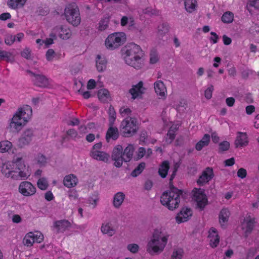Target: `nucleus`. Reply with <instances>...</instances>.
<instances>
[{"label":"nucleus","mask_w":259,"mask_h":259,"mask_svg":"<svg viewBox=\"0 0 259 259\" xmlns=\"http://www.w3.org/2000/svg\"><path fill=\"white\" fill-rule=\"evenodd\" d=\"M1 171L6 177L14 180H26L31 174L22 158L19 157L3 163Z\"/></svg>","instance_id":"obj_1"},{"label":"nucleus","mask_w":259,"mask_h":259,"mask_svg":"<svg viewBox=\"0 0 259 259\" xmlns=\"http://www.w3.org/2000/svg\"><path fill=\"white\" fill-rule=\"evenodd\" d=\"M121 52L125 64L136 69L143 67L144 53L140 46L135 43H129L122 49Z\"/></svg>","instance_id":"obj_2"},{"label":"nucleus","mask_w":259,"mask_h":259,"mask_svg":"<svg viewBox=\"0 0 259 259\" xmlns=\"http://www.w3.org/2000/svg\"><path fill=\"white\" fill-rule=\"evenodd\" d=\"M169 237V234L163 228L154 229L147 242V252L151 255H158L162 253L167 244Z\"/></svg>","instance_id":"obj_3"},{"label":"nucleus","mask_w":259,"mask_h":259,"mask_svg":"<svg viewBox=\"0 0 259 259\" xmlns=\"http://www.w3.org/2000/svg\"><path fill=\"white\" fill-rule=\"evenodd\" d=\"M32 114L31 107L27 105L18 109L14 114L9 124L10 128L13 132H18L30 120Z\"/></svg>","instance_id":"obj_4"},{"label":"nucleus","mask_w":259,"mask_h":259,"mask_svg":"<svg viewBox=\"0 0 259 259\" xmlns=\"http://www.w3.org/2000/svg\"><path fill=\"white\" fill-rule=\"evenodd\" d=\"M181 194V191L173 188L163 193L160 197L161 203L168 209L172 210L179 207Z\"/></svg>","instance_id":"obj_5"},{"label":"nucleus","mask_w":259,"mask_h":259,"mask_svg":"<svg viewBox=\"0 0 259 259\" xmlns=\"http://www.w3.org/2000/svg\"><path fill=\"white\" fill-rule=\"evenodd\" d=\"M126 41V35L123 32H113L109 34L104 41L106 48L109 51L119 49Z\"/></svg>","instance_id":"obj_6"},{"label":"nucleus","mask_w":259,"mask_h":259,"mask_svg":"<svg viewBox=\"0 0 259 259\" xmlns=\"http://www.w3.org/2000/svg\"><path fill=\"white\" fill-rule=\"evenodd\" d=\"M64 15L67 22L73 26H78L81 22L79 8L75 5H68L64 9Z\"/></svg>","instance_id":"obj_7"},{"label":"nucleus","mask_w":259,"mask_h":259,"mask_svg":"<svg viewBox=\"0 0 259 259\" xmlns=\"http://www.w3.org/2000/svg\"><path fill=\"white\" fill-rule=\"evenodd\" d=\"M138 130L137 120L132 117H126L121 122L120 130L123 136L129 137L133 136Z\"/></svg>","instance_id":"obj_8"},{"label":"nucleus","mask_w":259,"mask_h":259,"mask_svg":"<svg viewBox=\"0 0 259 259\" xmlns=\"http://www.w3.org/2000/svg\"><path fill=\"white\" fill-rule=\"evenodd\" d=\"M51 35L63 40L70 38L72 35L70 29L65 25L59 24L54 27L51 31Z\"/></svg>","instance_id":"obj_9"},{"label":"nucleus","mask_w":259,"mask_h":259,"mask_svg":"<svg viewBox=\"0 0 259 259\" xmlns=\"http://www.w3.org/2000/svg\"><path fill=\"white\" fill-rule=\"evenodd\" d=\"M192 193L193 199L196 203L197 207L200 210H203L208 203L207 198L204 193V190L194 188Z\"/></svg>","instance_id":"obj_10"},{"label":"nucleus","mask_w":259,"mask_h":259,"mask_svg":"<svg viewBox=\"0 0 259 259\" xmlns=\"http://www.w3.org/2000/svg\"><path fill=\"white\" fill-rule=\"evenodd\" d=\"M254 224V219L251 218L249 214H247L241 221L238 229L245 237H247L252 232Z\"/></svg>","instance_id":"obj_11"},{"label":"nucleus","mask_w":259,"mask_h":259,"mask_svg":"<svg viewBox=\"0 0 259 259\" xmlns=\"http://www.w3.org/2000/svg\"><path fill=\"white\" fill-rule=\"evenodd\" d=\"M102 147L101 143L95 144L90 151V155L95 160L107 162L110 158V155L104 151H101Z\"/></svg>","instance_id":"obj_12"},{"label":"nucleus","mask_w":259,"mask_h":259,"mask_svg":"<svg viewBox=\"0 0 259 259\" xmlns=\"http://www.w3.org/2000/svg\"><path fill=\"white\" fill-rule=\"evenodd\" d=\"M43 234L38 231L34 232H29L24 237L23 239V243L25 246L30 247L34 243H40L44 240Z\"/></svg>","instance_id":"obj_13"},{"label":"nucleus","mask_w":259,"mask_h":259,"mask_svg":"<svg viewBox=\"0 0 259 259\" xmlns=\"http://www.w3.org/2000/svg\"><path fill=\"white\" fill-rule=\"evenodd\" d=\"M146 88L144 86V82L140 81L135 84H133L128 91L132 100L139 99L142 98L143 95L145 93Z\"/></svg>","instance_id":"obj_14"},{"label":"nucleus","mask_w":259,"mask_h":259,"mask_svg":"<svg viewBox=\"0 0 259 259\" xmlns=\"http://www.w3.org/2000/svg\"><path fill=\"white\" fill-rule=\"evenodd\" d=\"M19 192L25 197L34 195L36 191V187L28 181L22 182L19 185Z\"/></svg>","instance_id":"obj_15"},{"label":"nucleus","mask_w":259,"mask_h":259,"mask_svg":"<svg viewBox=\"0 0 259 259\" xmlns=\"http://www.w3.org/2000/svg\"><path fill=\"white\" fill-rule=\"evenodd\" d=\"M155 93L160 99L164 100L167 96V88L161 80H157L153 83Z\"/></svg>","instance_id":"obj_16"},{"label":"nucleus","mask_w":259,"mask_h":259,"mask_svg":"<svg viewBox=\"0 0 259 259\" xmlns=\"http://www.w3.org/2000/svg\"><path fill=\"white\" fill-rule=\"evenodd\" d=\"M112 160L114 161V165L116 167L121 166L124 161L123 155V148L120 145H117L113 149L112 154Z\"/></svg>","instance_id":"obj_17"},{"label":"nucleus","mask_w":259,"mask_h":259,"mask_svg":"<svg viewBox=\"0 0 259 259\" xmlns=\"http://www.w3.org/2000/svg\"><path fill=\"white\" fill-rule=\"evenodd\" d=\"M213 177L214 174L212 168L207 167L202 171L197 181V184L199 185L203 186L211 181Z\"/></svg>","instance_id":"obj_18"},{"label":"nucleus","mask_w":259,"mask_h":259,"mask_svg":"<svg viewBox=\"0 0 259 259\" xmlns=\"http://www.w3.org/2000/svg\"><path fill=\"white\" fill-rule=\"evenodd\" d=\"M192 215V209L187 207H184L177 214L176 220L178 224H180L188 221Z\"/></svg>","instance_id":"obj_19"},{"label":"nucleus","mask_w":259,"mask_h":259,"mask_svg":"<svg viewBox=\"0 0 259 259\" xmlns=\"http://www.w3.org/2000/svg\"><path fill=\"white\" fill-rule=\"evenodd\" d=\"M208 233V239L210 246L212 248L216 247L220 242V236L217 230L214 228H211Z\"/></svg>","instance_id":"obj_20"},{"label":"nucleus","mask_w":259,"mask_h":259,"mask_svg":"<svg viewBox=\"0 0 259 259\" xmlns=\"http://www.w3.org/2000/svg\"><path fill=\"white\" fill-rule=\"evenodd\" d=\"M33 132L31 129H26L19 139L18 145L21 147L28 145L31 141Z\"/></svg>","instance_id":"obj_21"},{"label":"nucleus","mask_w":259,"mask_h":259,"mask_svg":"<svg viewBox=\"0 0 259 259\" xmlns=\"http://www.w3.org/2000/svg\"><path fill=\"white\" fill-rule=\"evenodd\" d=\"M29 72L33 75V80L37 86L42 88H47L50 85V80L45 76L40 74H36L30 71Z\"/></svg>","instance_id":"obj_22"},{"label":"nucleus","mask_w":259,"mask_h":259,"mask_svg":"<svg viewBox=\"0 0 259 259\" xmlns=\"http://www.w3.org/2000/svg\"><path fill=\"white\" fill-rule=\"evenodd\" d=\"M78 183L77 177L74 174H69L65 176L63 180L64 186L68 188H74Z\"/></svg>","instance_id":"obj_23"},{"label":"nucleus","mask_w":259,"mask_h":259,"mask_svg":"<svg viewBox=\"0 0 259 259\" xmlns=\"http://www.w3.org/2000/svg\"><path fill=\"white\" fill-rule=\"evenodd\" d=\"M248 138L246 133L238 132L236 134L235 145L236 147H245L248 144Z\"/></svg>","instance_id":"obj_24"},{"label":"nucleus","mask_w":259,"mask_h":259,"mask_svg":"<svg viewBox=\"0 0 259 259\" xmlns=\"http://www.w3.org/2000/svg\"><path fill=\"white\" fill-rule=\"evenodd\" d=\"M71 226L70 223L65 220H59L54 223L53 230L57 233H63Z\"/></svg>","instance_id":"obj_25"},{"label":"nucleus","mask_w":259,"mask_h":259,"mask_svg":"<svg viewBox=\"0 0 259 259\" xmlns=\"http://www.w3.org/2000/svg\"><path fill=\"white\" fill-rule=\"evenodd\" d=\"M101 232L104 235L112 237L116 233V229L111 222H104L101 227Z\"/></svg>","instance_id":"obj_26"},{"label":"nucleus","mask_w":259,"mask_h":259,"mask_svg":"<svg viewBox=\"0 0 259 259\" xmlns=\"http://www.w3.org/2000/svg\"><path fill=\"white\" fill-rule=\"evenodd\" d=\"M231 213L227 208H223L221 209L219 215V223L222 227H225L229 221Z\"/></svg>","instance_id":"obj_27"},{"label":"nucleus","mask_w":259,"mask_h":259,"mask_svg":"<svg viewBox=\"0 0 259 259\" xmlns=\"http://www.w3.org/2000/svg\"><path fill=\"white\" fill-rule=\"evenodd\" d=\"M135 149L136 146L134 144H128L123 151L124 161L128 162L132 159Z\"/></svg>","instance_id":"obj_28"},{"label":"nucleus","mask_w":259,"mask_h":259,"mask_svg":"<svg viewBox=\"0 0 259 259\" xmlns=\"http://www.w3.org/2000/svg\"><path fill=\"white\" fill-rule=\"evenodd\" d=\"M179 126V125L178 124H172L165 137V142L167 144H170L173 141L175 138L176 132Z\"/></svg>","instance_id":"obj_29"},{"label":"nucleus","mask_w":259,"mask_h":259,"mask_svg":"<svg viewBox=\"0 0 259 259\" xmlns=\"http://www.w3.org/2000/svg\"><path fill=\"white\" fill-rule=\"evenodd\" d=\"M98 97L99 100L103 103L108 102L111 100V96L108 90L101 89L98 92Z\"/></svg>","instance_id":"obj_30"},{"label":"nucleus","mask_w":259,"mask_h":259,"mask_svg":"<svg viewBox=\"0 0 259 259\" xmlns=\"http://www.w3.org/2000/svg\"><path fill=\"white\" fill-rule=\"evenodd\" d=\"M125 199V194L121 192L116 193L113 200V205L116 208H119L122 205Z\"/></svg>","instance_id":"obj_31"},{"label":"nucleus","mask_w":259,"mask_h":259,"mask_svg":"<svg viewBox=\"0 0 259 259\" xmlns=\"http://www.w3.org/2000/svg\"><path fill=\"white\" fill-rule=\"evenodd\" d=\"M96 68L98 71L103 72L105 70L107 66V60L104 57L98 55L96 59Z\"/></svg>","instance_id":"obj_32"},{"label":"nucleus","mask_w":259,"mask_h":259,"mask_svg":"<svg viewBox=\"0 0 259 259\" xmlns=\"http://www.w3.org/2000/svg\"><path fill=\"white\" fill-rule=\"evenodd\" d=\"M210 137L208 134H205L203 138L198 142L195 145V149L197 151H200L203 148L207 146L210 142Z\"/></svg>","instance_id":"obj_33"},{"label":"nucleus","mask_w":259,"mask_h":259,"mask_svg":"<svg viewBox=\"0 0 259 259\" xmlns=\"http://www.w3.org/2000/svg\"><path fill=\"white\" fill-rule=\"evenodd\" d=\"M12 143L8 140H3L0 142V153H10L13 149Z\"/></svg>","instance_id":"obj_34"},{"label":"nucleus","mask_w":259,"mask_h":259,"mask_svg":"<svg viewBox=\"0 0 259 259\" xmlns=\"http://www.w3.org/2000/svg\"><path fill=\"white\" fill-rule=\"evenodd\" d=\"M110 127L108 130L106 134V140L108 142L110 139L116 140L119 137L118 130L116 127L110 125Z\"/></svg>","instance_id":"obj_35"},{"label":"nucleus","mask_w":259,"mask_h":259,"mask_svg":"<svg viewBox=\"0 0 259 259\" xmlns=\"http://www.w3.org/2000/svg\"><path fill=\"white\" fill-rule=\"evenodd\" d=\"M184 7L185 10L189 13L194 12L197 7V2L196 0H184Z\"/></svg>","instance_id":"obj_36"},{"label":"nucleus","mask_w":259,"mask_h":259,"mask_svg":"<svg viewBox=\"0 0 259 259\" xmlns=\"http://www.w3.org/2000/svg\"><path fill=\"white\" fill-rule=\"evenodd\" d=\"M27 0H8L7 5L9 8L12 9H17L22 8Z\"/></svg>","instance_id":"obj_37"},{"label":"nucleus","mask_w":259,"mask_h":259,"mask_svg":"<svg viewBox=\"0 0 259 259\" xmlns=\"http://www.w3.org/2000/svg\"><path fill=\"white\" fill-rule=\"evenodd\" d=\"M2 61L12 62L14 61V56L10 52L0 50V62Z\"/></svg>","instance_id":"obj_38"},{"label":"nucleus","mask_w":259,"mask_h":259,"mask_svg":"<svg viewBox=\"0 0 259 259\" xmlns=\"http://www.w3.org/2000/svg\"><path fill=\"white\" fill-rule=\"evenodd\" d=\"M169 163L167 161H163L160 165L158 172L162 178H165L169 169Z\"/></svg>","instance_id":"obj_39"},{"label":"nucleus","mask_w":259,"mask_h":259,"mask_svg":"<svg viewBox=\"0 0 259 259\" xmlns=\"http://www.w3.org/2000/svg\"><path fill=\"white\" fill-rule=\"evenodd\" d=\"M109 23V18L108 17L102 18L98 24L97 29L100 31H104L108 27Z\"/></svg>","instance_id":"obj_40"},{"label":"nucleus","mask_w":259,"mask_h":259,"mask_svg":"<svg viewBox=\"0 0 259 259\" xmlns=\"http://www.w3.org/2000/svg\"><path fill=\"white\" fill-rule=\"evenodd\" d=\"M120 24L122 26L128 24L129 27H132L135 25V21L132 17L123 16L121 19Z\"/></svg>","instance_id":"obj_41"},{"label":"nucleus","mask_w":259,"mask_h":259,"mask_svg":"<svg viewBox=\"0 0 259 259\" xmlns=\"http://www.w3.org/2000/svg\"><path fill=\"white\" fill-rule=\"evenodd\" d=\"M221 19L224 23H231L234 20V14L230 11L226 12L223 14Z\"/></svg>","instance_id":"obj_42"},{"label":"nucleus","mask_w":259,"mask_h":259,"mask_svg":"<svg viewBox=\"0 0 259 259\" xmlns=\"http://www.w3.org/2000/svg\"><path fill=\"white\" fill-rule=\"evenodd\" d=\"M119 113L123 117H130L129 116L132 113V110L128 106L124 105L119 109Z\"/></svg>","instance_id":"obj_43"},{"label":"nucleus","mask_w":259,"mask_h":259,"mask_svg":"<svg viewBox=\"0 0 259 259\" xmlns=\"http://www.w3.org/2000/svg\"><path fill=\"white\" fill-rule=\"evenodd\" d=\"M37 185L40 190H46L49 186L47 179L44 177L40 178L37 181Z\"/></svg>","instance_id":"obj_44"},{"label":"nucleus","mask_w":259,"mask_h":259,"mask_svg":"<svg viewBox=\"0 0 259 259\" xmlns=\"http://www.w3.org/2000/svg\"><path fill=\"white\" fill-rule=\"evenodd\" d=\"M126 249L131 253L133 254H136L140 250V246L137 243H131L127 245Z\"/></svg>","instance_id":"obj_45"},{"label":"nucleus","mask_w":259,"mask_h":259,"mask_svg":"<svg viewBox=\"0 0 259 259\" xmlns=\"http://www.w3.org/2000/svg\"><path fill=\"white\" fill-rule=\"evenodd\" d=\"M35 160L40 166H45L47 163V159L46 156L40 153L36 156Z\"/></svg>","instance_id":"obj_46"},{"label":"nucleus","mask_w":259,"mask_h":259,"mask_svg":"<svg viewBox=\"0 0 259 259\" xmlns=\"http://www.w3.org/2000/svg\"><path fill=\"white\" fill-rule=\"evenodd\" d=\"M168 26L166 24H160L157 27V33L159 36L163 35L167 33Z\"/></svg>","instance_id":"obj_47"},{"label":"nucleus","mask_w":259,"mask_h":259,"mask_svg":"<svg viewBox=\"0 0 259 259\" xmlns=\"http://www.w3.org/2000/svg\"><path fill=\"white\" fill-rule=\"evenodd\" d=\"M145 167V163L144 162H141L140 163L137 167L132 171V176L133 177H137L138 175L140 174L144 170Z\"/></svg>","instance_id":"obj_48"},{"label":"nucleus","mask_w":259,"mask_h":259,"mask_svg":"<svg viewBox=\"0 0 259 259\" xmlns=\"http://www.w3.org/2000/svg\"><path fill=\"white\" fill-rule=\"evenodd\" d=\"M116 118V113L114 109V108L112 107L109 108V121L110 125H113L114 122Z\"/></svg>","instance_id":"obj_49"},{"label":"nucleus","mask_w":259,"mask_h":259,"mask_svg":"<svg viewBox=\"0 0 259 259\" xmlns=\"http://www.w3.org/2000/svg\"><path fill=\"white\" fill-rule=\"evenodd\" d=\"M184 251L182 248H177L174 250L170 259H181L183 256Z\"/></svg>","instance_id":"obj_50"},{"label":"nucleus","mask_w":259,"mask_h":259,"mask_svg":"<svg viewBox=\"0 0 259 259\" xmlns=\"http://www.w3.org/2000/svg\"><path fill=\"white\" fill-rule=\"evenodd\" d=\"M98 201L99 197L97 194L93 195L88 199V203L92 205L93 208H95L97 206Z\"/></svg>","instance_id":"obj_51"},{"label":"nucleus","mask_w":259,"mask_h":259,"mask_svg":"<svg viewBox=\"0 0 259 259\" xmlns=\"http://www.w3.org/2000/svg\"><path fill=\"white\" fill-rule=\"evenodd\" d=\"M56 53L53 49H49L46 54V57L48 61H52L56 57Z\"/></svg>","instance_id":"obj_52"},{"label":"nucleus","mask_w":259,"mask_h":259,"mask_svg":"<svg viewBox=\"0 0 259 259\" xmlns=\"http://www.w3.org/2000/svg\"><path fill=\"white\" fill-rule=\"evenodd\" d=\"M67 195L70 200H75L77 199L78 195L77 192L75 189H70L67 192Z\"/></svg>","instance_id":"obj_53"},{"label":"nucleus","mask_w":259,"mask_h":259,"mask_svg":"<svg viewBox=\"0 0 259 259\" xmlns=\"http://www.w3.org/2000/svg\"><path fill=\"white\" fill-rule=\"evenodd\" d=\"M66 133L68 136L73 139H76L81 137V136L79 135L77 132L74 129H70L68 130Z\"/></svg>","instance_id":"obj_54"},{"label":"nucleus","mask_w":259,"mask_h":259,"mask_svg":"<svg viewBox=\"0 0 259 259\" xmlns=\"http://www.w3.org/2000/svg\"><path fill=\"white\" fill-rule=\"evenodd\" d=\"M159 60L158 54L156 51H152L150 53V62L151 64H155Z\"/></svg>","instance_id":"obj_55"},{"label":"nucleus","mask_w":259,"mask_h":259,"mask_svg":"<svg viewBox=\"0 0 259 259\" xmlns=\"http://www.w3.org/2000/svg\"><path fill=\"white\" fill-rule=\"evenodd\" d=\"M16 41V37L15 36L9 34L6 35L5 38V43L8 45H12L14 41Z\"/></svg>","instance_id":"obj_56"},{"label":"nucleus","mask_w":259,"mask_h":259,"mask_svg":"<svg viewBox=\"0 0 259 259\" xmlns=\"http://www.w3.org/2000/svg\"><path fill=\"white\" fill-rule=\"evenodd\" d=\"M50 37L46 38L45 40H44V45L46 48L49 47L50 45L54 44V40L56 39V37H53L51 35V33L50 34Z\"/></svg>","instance_id":"obj_57"},{"label":"nucleus","mask_w":259,"mask_h":259,"mask_svg":"<svg viewBox=\"0 0 259 259\" xmlns=\"http://www.w3.org/2000/svg\"><path fill=\"white\" fill-rule=\"evenodd\" d=\"M230 147V144L227 141H224L219 145V149L222 151L227 150Z\"/></svg>","instance_id":"obj_58"},{"label":"nucleus","mask_w":259,"mask_h":259,"mask_svg":"<svg viewBox=\"0 0 259 259\" xmlns=\"http://www.w3.org/2000/svg\"><path fill=\"white\" fill-rule=\"evenodd\" d=\"M213 90V87L212 85H210L207 88V89L205 91V97L209 99L212 97V93Z\"/></svg>","instance_id":"obj_59"},{"label":"nucleus","mask_w":259,"mask_h":259,"mask_svg":"<svg viewBox=\"0 0 259 259\" xmlns=\"http://www.w3.org/2000/svg\"><path fill=\"white\" fill-rule=\"evenodd\" d=\"M146 154V150L143 147H140L137 152V156L138 159L142 158Z\"/></svg>","instance_id":"obj_60"},{"label":"nucleus","mask_w":259,"mask_h":259,"mask_svg":"<svg viewBox=\"0 0 259 259\" xmlns=\"http://www.w3.org/2000/svg\"><path fill=\"white\" fill-rule=\"evenodd\" d=\"M247 175V172L246 169H245L243 168H240L238 169L237 171V176L239 178H240L241 179H243L246 177Z\"/></svg>","instance_id":"obj_61"},{"label":"nucleus","mask_w":259,"mask_h":259,"mask_svg":"<svg viewBox=\"0 0 259 259\" xmlns=\"http://www.w3.org/2000/svg\"><path fill=\"white\" fill-rule=\"evenodd\" d=\"M257 250L255 248H249L246 253V257L247 258H250L252 257L256 252Z\"/></svg>","instance_id":"obj_62"},{"label":"nucleus","mask_w":259,"mask_h":259,"mask_svg":"<svg viewBox=\"0 0 259 259\" xmlns=\"http://www.w3.org/2000/svg\"><path fill=\"white\" fill-rule=\"evenodd\" d=\"M211 36L210 37V40L213 44L217 43L219 38L218 35L216 33L214 32H210Z\"/></svg>","instance_id":"obj_63"},{"label":"nucleus","mask_w":259,"mask_h":259,"mask_svg":"<svg viewBox=\"0 0 259 259\" xmlns=\"http://www.w3.org/2000/svg\"><path fill=\"white\" fill-rule=\"evenodd\" d=\"M12 222L14 223H20L22 222V219L20 215L14 214L12 217Z\"/></svg>","instance_id":"obj_64"}]
</instances>
